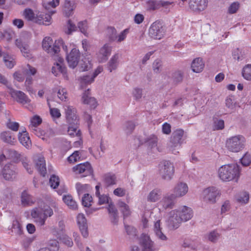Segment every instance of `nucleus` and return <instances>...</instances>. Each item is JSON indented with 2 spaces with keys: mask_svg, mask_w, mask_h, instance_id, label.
<instances>
[{
  "mask_svg": "<svg viewBox=\"0 0 251 251\" xmlns=\"http://www.w3.org/2000/svg\"><path fill=\"white\" fill-rule=\"evenodd\" d=\"M165 32V27L159 21H156L150 27L149 34L151 38L159 40L163 38Z\"/></svg>",
  "mask_w": 251,
  "mask_h": 251,
  "instance_id": "6",
  "label": "nucleus"
},
{
  "mask_svg": "<svg viewBox=\"0 0 251 251\" xmlns=\"http://www.w3.org/2000/svg\"><path fill=\"white\" fill-rule=\"evenodd\" d=\"M104 182L106 186L114 185L116 183V177L114 175L106 174L103 176Z\"/></svg>",
  "mask_w": 251,
  "mask_h": 251,
  "instance_id": "37",
  "label": "nucleus"
},
{
  "mask_svg": "<svg viewBox=\"0 0 251 251\" xmlns=\"http://www.w3.org/2000/svg\"><path fill=\"white\" fill-rule=\"evenodd\" d=\"M182 222V221L176 210H172L170 212L168 221V226L170 228L176 229L179 226Z\"/></svg>",
  "mask_w": 251,
  "mask_h": 251,
  "instance_id": "13",
  "label": "nucleus"
},
{
  "mask_svg": "<svg viewBox=\"0 0 251 251\" xmlns=\"http://www.w3.org/2000/svg\"><path fill=\"white\" fill-rule=\"evenodd\" d=\"M62 59L59 60V62L54 63L51 69L52 73L55 76H58L60 73H61L63 76L68 79V76L66 73V68L62 65Z\"/></svg>",
  "mask_w": 251,
  "mask_h": 251,
  "instance_id": "21",
  "label": "nucleus"
},
{
  "mask_svg": "<svg viewBox=\"0 0 251 251\" xmlns=\"http://www.w3.org/2000/svg\"><path fill=\"white\" fill-rule=\"evenodd\" d=\"M50 184L51 188H56L59 184V178L58 176L54 175H52L50 179Z\"/></svg>",
  "mask_w": 251,
  "mask_h": 251,
  "instance_id": "55",
  "label": "nucleus"
},
{
  "mask_svg": "<svg viewBox=\"0 0 251 251\" xmlns=\"http://www.w3.org/2000/svg\"><path fill=\"white\" fill-rule=\"evenodd\" d=\"M42 121V119L40 118V116L38 115L34 116L30 119V122L31 125V128H32L33 130L36 131V129H35V128L40 124H41Z\"/></svg>",
  "mask_w": 251,
  "mask_h": 251,
  "instance_id": "48",
  "label": "nucleus"
},
{
  "mask_svg": "<svg viewBox=\"0 0 251 251\" xmlns=\"http://www.w3.org/2000/svg\"><path fill=\"white\" fill-rule=\"evenodd\" d=\"M238 202L241 204H246L249 200V195L246 192L240 193L236 197Z\"/></svg>",
  "mask_w": 251,
  "mask_h": 251,
  "instance_id": "40",
  "label": "nucleus"
},
{
  "mask_svg": "<svg viewBox=\"0 0 251 251\" xmlns=\"http://www.w3.org/2000/svg\"><path fill=\"white\" fill-rule=\"evenodd\" d=\"M154 231L156 236L160 240H166L167 237L162 233L160 227V221L157 220L154 225Z\"/></svg>",
  "mask_w": 251,
  "mask_h": 251,
  "instance_id": "34",
  "label": "nucleus"
},
{
  "mask_svg": "<svg viewBox=\"0 0 251 251\" xmlns=\"http://www.w3.org/2000/svg\"><path fill=\"white\" fill-rule=\"evenodd\" d=\"M70 126L68 127V133L71 136H79L80 134V130L77 128V125L70 124Z\"/></svg>",
  "mask_w": 251,
  "mask_h": 251,
  "instance_id": "47",
  "label": "nucleus"
},
{
  "mask_svg": "<svg viewBox=\"0 0 251 251\" xmlns=\"http://www.w3.org/2000/svg\"><path fill=\"white\" fill-rule=\"evenodd\" d=\"M82 100L83 103L89 105L92 108H95L97 106L96 99L94 97H91L89 89L84 92Z\"/></svg>",
  "mask_w": 251,
  "mask_h": 251,
  "instance_id": "23",
  "label": "nucleus"
},
{
  "mask_svg": "<svg viewBox=\"0 0 251 251\" xmlns=\"http://www.w3.org/2000/svg\"><path fill=\"white\" fill-rule=\"evenodd\" d=\"M23 15L27 21L34 23L36 16L32 9L29 8L25 9L23 12Z\"/></svg>",
  "mask_w": 251,
  "mask_h": 251,
  "instance_id": "39",
  "label": "nucleus"
},
{
  "mask_svg": "<svg viewBox=\"0 0 251 251\" xmlns=\"http://www.w3.org/2000/svg\"><path fill=\"white\" fill-rule=\"evenodd\" d=\"M204 64L201 58H196L193 60L191 64L192 71L196 73H199L203 70Z\"/></svg>",
  "mask_w": 251,
  "mask_h": 251,
  "instance_id": "26",
  "label": "nucleus"
},
{
  "mask_svg": "<svg viewBox=\"0 0 251 251\" xmlns=\"http://www.w3.org/2000/svg\"><path fill=\"white\" fill-rule=\"evenodd\" d=\"M20 161H22L23 166L26 170L27 172L29 174H32V171L31 169L30 165L28 163L29 161H28L27 158L23 155V156L21 158Z\"/></svg>",
  "mask_w": 251,
  "mask_h": 251,
  "instance_id": "60",
  "label": "nucleus"
},
{
  "mask_svg": "<svg viewBox=\"0 0 251 251\" xmlns=\"http://www.w3.org/2000/svg\"><path fill=\"white\" fill-rule=\"evenodd\" d=\"M22 203L25 206L28 205L33 203L31 196L26 190L24 191L21 194Z\"/></svg>",
  "mask_w": 251,
  "mask_h": 251,
  "instance_id": "36",
  "label": "nucleus"
},
{
  "mask_svg": "<svg viewBox=\"0 0 251 251\" xmlns=\"http://www.w3.org/2000/svg\"><path fill=\"white\" fill-rule=\"evenodd\" d=\"M107 36L110 42L115 41L118 37L117 31L113 27H110L107 30Z\"/></svg>",
  "mask_w": 251,
  "mask_h": 251,
  "instance_id": "41",
  "label": "nucleus"
},
{
  "mask_svg": "<svg viewBox=\"0 0 251 251\" xmlns=\"http://www.w3.org/2000/svg\"><path fill=\"white\" fill-rule=\"evenodd\" d=\"M140 243L142 247L143 251H152L153 243L151 240L150 237L146 234H142Z\"/></svg>",
  "mask_w": 251,
  "mask_h": 251,
  "instance_id": "25",
  "label": "nucleus"
},
{
  "mask_svg": "<svg viewBox=\"0 0 251 251\" xmlns=\"http://www.w3.org/2000/svg\"><path fill=\"white\" fill-rule=\"evenodd\" d=\"M8 93L11 96L15 99L17 102L23 105L28 103L30 102V100L22 91H17L12 88H9Z\"/></svg>",
  "mask_w": 251,
  "mask_h": 251,
  "instance_id": "8",
  "label": "nucleus"
},
{
  "mask_svg": "<svg viewBox=\"0 0 251 251\" xmlns=\"http://www.w3.org/2000/svg\"><path fill=\"white\" fill-rule=\"evenodd\" d=\"M20 50L23 55L26 57H30L29 46L27 44H21V46H17Z\"/></svg>",
  "mask_w": 251,
  "mask_h": 251,
  "instance_id": "51",
  "label": "nucleus"
},
{
  "mask_svg": "<svg viewBox=\"0 0 251 251\" xmlns=\"http://www.w3.org/2000/svg\"><path fill=\"white\" fill-rule=\"evenodd\" d=\"M0 138L4 142L13 145L16 141L15 138L10 131H4L1 133Z\"/></svg>",
  "mask_w": 251,
  "mask_h": 251,
  "instance_id": "33",
  "label": "nucleus"
},
{
  "mask_svg": "<svg viewBox=\"0 0 251 251\" xmlns=\"http://www.w3.org/2000/svg\"><path fill=\"white\" fill-rule=\"evenodd\" d=\"M80 59V52L78 50L74 48L67 55L66 59L70 68H75L78 64Z\"/></svg>",
  "mask_w": 251,
  "mask_h": 251,
  "instance_id": "14",
  "label": "nucleus"
},
{
  "mask_svg": "<svg viewBox=\"0 0 251 251\" xmlns=\"http://www.w3.org/2000/svg\"><path fill=\"white\" fill-rule=\"evenodd\" d=\"M80 158V152L79 151H75L72 154L68 157V160L70 163L75 162L79 161Z\"/></svg>",
  "mask_w": 251,
  "mask_h": 251,
  "instance_id": "61",
  "label": "nucleus"
},
{
  "mask_svg": "<svg viewBox=\"0 0 251 251\" xmlns=\"http://www.w3.org/2000/svg\"><path fill=\"white\" fill-rule=\"evenodd\" d=\"M48 105L50 107V114L52 118H59L61 116V113L60 110L56 108H51L49 103Z\"/></svg>",
  "mask_w": 251,
  "mask_h": 251,
  "instance_id": "63",
  "label": "nucleus"
},
{
  "mask_svg": "<svg viewBox=\"0 0 251 251\" xmlns=\"http://www.w3.org/2000/svg\"><path fill=\"white\" fill-rule=\"evenodd\" d=\"M53 44V41L50 37H45L42 42V47L43 49L51 54H54L57 53L60 51V48Z\"/></svg>",
  "mask_w": 251,
  "mask_h": 251,
  "instance_id": "9",
  "label": "nucleus"
},
{
  "mask_svg": "<svg viewBox=\"0 0 251 251\" xmlns=\"http://www.w3.org/2000/svg\"><path fill=\"white\" fill-rule=\"evenodd\" d=\"M32 37V34L30 32L24 31L21 34L19 39L16 40V46H21V44H27Z\"/></svg>",
  "mask_w": 251,
  "mask_h": 251,
  "instance_id": "31",
  "label": "nucleus"
},
{
  "mask_svg": "<svg viewBox=\"0 0 251 251\" xmlns=\"http://www.w3.org/2000/svg\"><path fill=\"white\" fill-rule=\"evenodd\" d=\"M63 200L70 208L75 209L77 208L76 203L71 195L64 196Z\"/></svg>",
  "mask_w": 251,
  "mask_h": 251,
  "instance_id": "38",
  "label": "nucleus"
},
{
  "mask_svg": "<svg viewBox=\"0 0 251 251\" xmlns=\"http://www.w3.org/2000/svg\"><path fill=\"white\" fill-rule=\"evenodd\" d=\"M111 47L108 44H105L100 49L98 55V59L100 62H105L110 55L111 52Z\"/></svg>",
  "mask_w": 251,
  "mask_h": 251,
  "instance_id": "20",
  "label": "nucleus"
},
{
  "mask_svg": "<svg viewBox=\"0 0 251 251\" xmlns=\"http://www.w3.org/2000/svg\"><path fill=\"white\" fill-rule=\"evenodd\" d=\"M159 175L164 180H170L174 174L173 164L169 161H164L159 165Z\"/></svg>",
  "mask_w": 251,
  "mask_h": 251,
  "instance_id": "5",
  "label": "nucleus"
},
{
  "mask_svg": "<svg viewBox=\"0 0 251 251\" xmlns=\"http://www.w3.org/2000/svg\"><path fill=\"white\" fill-rule=\"evenodd\" d=\"M188 188L185 183L180 182L177 183L174 188L173 195L176 198L182 197L188 192Z\"/></svg>",
  "mask_w": 251,
  "mask_h": 251,
  "instance_id": "22",
  "label": "nucleus"
},
{
  "mask_svg": "<svg viewBox=\"0 0 251 251\" xmlns=\"http://www.w3.org/2000/svg\"><path fill=\"white\" fill-rule=\"evenodd\" d=\"M241 164L244 166H248L251 163V155L248 152L246 153L241 159Z\"/></svg>",
  "mask_w": 251,
  "mask_h": 251,
  "instance_id": "59",
  "label": "nucleus"
},
{
  "mask_svg": "<svg viewBox=\"0 0 251 251\" xmlns=\"http://www.w3.org/2000/svg\"><path fill=\"white\" fill-rule=\"evenodd\" d=\"M135 127V124L133 122H127L124 127V130L127 134H131L134 130Z\"/></svg>",
  "mask_w": 251,
  "mask_h": 251,
  "instance_id": "52",
  "label": "nucleus"
},
{
  "mask_svg": "<svg viewBox=\"0 0 251 251\" xmlns=\"http://www.w3.org/2000/svg\"><path fill=\"white\" fill-rule=\"evenodd\" d=\"M160 196V190L158 189H154L149 193L147 200L149 201L155 202L159 199Z\"/></svg>",
  "mask_w": 251,
  "mask_h": 251,
  "instance_id": "35",
  "label": "nucleus"
},
{
  "mask_svg": "<svg viewBox=\"0 0 251 251\" xmlns=\"http://www.w3.org/2000/svg\"><path fill=\"white\" fill-rule=\"evenodd\" d=\"M172 2L169 1L150 0L148 2V7L150 10H155L160 9L161 7L168 8Z\"/></svg>",
  "mask_w": 251,
  "mask_h": 251,
  "instance_id": "18",
  "label": "nucleus"
},
{
  "mask_svg": "<svg viewBox=\"0 0 251 251\" xmlns=\"http://www.w3.org/2000/svg\"><path fill=\"white\" fill-rule=\"evenodd\" d=\"M80 71H85L89 70L92 67L90 61L86 58L81 60L80 63Z\"/></svg>",
  "mask_w": 251,
  "mask_h": 251,
  "instance_id": "50",
  "label": "nucleus"
},
{
  "mask_svg": "<svg viewBox=\"0 0 251 251\" xmlns=\"http://www.w3.org/2000/svg\"><path fill=\"white\" fill-rule=\"evenodd\" d=\"M240 175V166L237 164L222 166L218 170V176L223 181H237Z\"/></svg>",
  "mask_w": 251,
  "mask_h": 251,
  "instance_id": "1",
  "label": "nucleus"
},
{
  "mask_svg": "<svg viewBox=\"0 0 251 251\" xmlns=\"http://www.w3.org/2000/svg\"><path fill=\"white\" fill-rule=\"evenodd\" d=\"M53 214L52 209L48 205L44 206L43 208H35L31 212V216L39 226H44L47 218L51 217Z\"/></svg>",
  "mask_w": 251,
  "mask_h": 251,
  "instance_id": "2",
  "label": "nucleus"
},
{
  "mask_svg": "<svg viewBox=\"0 0 251 251\" xmlns=\"http://www.w3.org/2000/svg\"><path fill=\"white\" fill-rule=\"evenodd\" d=\"M77 26L74 24L71 20H69L67 22L66 25V28L65 30L66 34L70 35L73 32L76 30Z\"/></svg>",
  "mask_w": 251,
  "mask_h": 251,
  "instance_id": "46",
  "label": "nucleus"
},
{
  "mask_svg": "<svg viewBox=\"0 0 251 251\" xmlns=\"http://www.w3.org/2000/svg\"><path fill=\"white\" fill-rule=\"evenodd\" d=\"M219 196V191L214 187L206 188L202 192L203 200L206 203L211 204L215 203L217 198Z\"/></svg>",
  "mask_w": 251,
  "mask_h": 251,
  "instance_id": "7",
  "label": "nucleus"
},
{
  "mask_svg": "<svg viewBox=\"0 0 251 251\" xmlns=\"http://www.w3.org/2000/svg\"><path fill=\"white\" fill-rule=\"evenodd\" d=\"M117 205L120 211L123 213L124 218L129 216L131 212L128 205L122 201H118Z\"/></svg>",
  "mask_w": 251,
  "mask_h": 251,
  "instance_id": "32",
  "label": "nucleus"
},
{
  "mask_svg": "<svg viewBox=\"0 0 251 251\" xmlns=\"http://www.w3.org/2000/svg\"><path fill=\"white\" fill-rule=\"evenodd\" d=\"M92 202V198L88 194H85L82 198V204L85 207H90Z\"/></svg>",
  "mask_w": 251,
  "mask_h": 251,
  "instance_id": "53",
  "label": "nucleus"
},
{
  "mask_svg": "<svg viewBox=\"0 0 251 251\" xmlns=\"http://www.w3.org/2000/svg\"><path fill=\"white\" fill-rule=\"evenodd\" d=\"M74 10L73 5L70 0H65L64 4V11L67 16H70Z\"/></svg>",
  "mask_w": 251,
  "mask_h": 251,
  "instance_id": "49",
  "label": "nucleus"
},
{
  "mask_svg": "<svg viewBox=\"0 0 251 251\" xmlns=\"http://www.w3.org/2000/svg\"><path fill=\"white\" fill-rule=\"evenodd\" d=\"M176 210L182 222H186L190 220L193 215L192 209L186 206H183Z\"/></svg>",
  "mask_w": 251,
  "mask_h": 251,
  "instance_id": "17",
  "label": "nucleus"
},
{
  "mask_svg": "<svg viewBox=\"0 0 251 251\" xmlns=\"http://www.w3.org/2000/svg\"><path fill=\"white\" fill-rule=\"evenodd\" d=\"M77 224L82 235L84 238L88 236L87 220L83 214H79L77 217Z\"/></svg>",
  "mask_w": 251,
  "mask_h": 251,
  "instance_id": "16",
  "label": "nucleus"
},
{
  "mask_svg": "<svg viewBox=\"0 0 251 251\" xmlns=\"http://www.w3.org/2000/svg\"><path fill=\"white\" fill-rule=\"evenodd\" d=\"M18 138L20 142L26 148H28L31 146V141L26 131L19 132Z\"/></svg>",
  "mask_w": 251,
  "mask_h": 251,
  "instance_id": "30",
  "label": "nucleus"
},
{
  "mask_svg": "<svg viewBox=\"0 0 251 251\" xmlns=\"http://www.w3.org/2000/svg\"><path fill=\"white\" fill-rule=\"evenodd\" d=\"M184 131L181 129L175 130L171 137L168 148L170 151L175 154L179 153V149L182 143Z\"/></svg>",
  "mask_w": 251,
  "mask_h": 251,
  "instance_id": "4",
  "label": "nucleus"
},
{
  "mask_svg": "<svg viewBox=\"0 0 251 251\" xmlns=\"http://www.w3.org/2000/svg\"><path fill=\"white\" fill-rule=\"evenodd\" d=\"M207 0H190L189 6L193 11L200 12L207 7Z\"/></svg>",
  "mask_w": 251,
  "mask_h": 251,
  "instance_id": "15",
  "label": "nucleus"
},
{
  "mask_svg": "<svg viewBox=\"0 0 251 251\" xmlns=\"http://www.w3.org/2000/svg\"><path fill=\"white\" fill-rule=\"evenodd\" d=\"M183 74L180 71H175L172 75L173 83L176 84L181 82L183 80Z\"/></svg>",
  "mask_w": 251,
  "mask_h": 251,
  "instance_id": "42",
  "label": "nucleus"
},
{
  "mask_svg": "<svg viewBox=\"0 0 251 251\" xmlns=\"http://www.w3.org/2000/svg\"><path fill=\"white\" fill-rule=\"evenodd\" d=\"M157 137L154 135H151L150 137L146 138L144 143L147 144V145L151 148L157 146Z\"/></svg>",
  "mask_w": 251,
  "mask_h": 251,
  "instance_id": "45",
  "label": "nucleus"
},
{
  "mask_svg": "<svg viewBox=\"0 0 251 251\" xmlns=\"http://www.w3.org/2000/svg\"><path fill=\"white\" fill-rule=\"evenodd\" d=\"M34 162L35 166L39 172L42 176H45L46 174L47 170L44 157L41 155L37 156L34 158Z\"/></svg>",
  "mask_w": 251,
  "mask_h": 251,
  "instance_id": "19",
  "label": "nucleus"
},
{
  "mask_svg": "<svg viewBox=\"0 0 251 251\" xmlns=\"http://www.w3.org/2000/svg\"><path fill=\"white\" fill-rule=\"evenodd\" d=\"M162 62L160 59L155 60L152 64L153 70L155 73H159L161 70Z\"/></svg>",
  "mask_w": 251,
  "mask_h": 251,
  "instance_id": "58",
  "label": "nucleus"
},
{
  "mask_svg": "<svg viewBox=\"0 0 251 251\" xmlns=\"http://www.w3.org/2000/svg\"><path fill=\"white\" fill-rule=\"evenodd\" d=\"M2 174L6 180H11L14 179L16 176V166L11 163L6 164L2 169Z\"/></svg>",
  "mask_w": 251,
  "mask_h": 251,
  "instance_id": "10",
  "label": "nucleus"
},
{
  "mask_svg": "<svg viewBox=\"0 0 251 251\" xmlns=\"http://www.w3.org/2000/svg\"><path fill=\"white\" fill-rule=\"evenodd\" d=\"M246 140L241 135H238L228 138L226 141L227 149L232 152H238L245 147Z\"/></svg>",
  "mask_w": 251,
  "mask_h": 251,
  "instance_id": "3",
  "label": "nucleus"
},
{
  "mask_svg": "<svg viewBox=\"0 0 251 251\" xmlns=\"http://www.w3.org/2000/svg\"><path fill=\"white\" fill-rule=\"evenodd\" d=\"M3 61L5 65L9 68H12L15 64V60L9 56H4Z\"/></svg>",
  "mask_w": 251,
  "mask_h": 251,
  "instance_id": "62",
  "label": "nucleus"
},
{
  "mask_svg": "<svg viewBox=\"0 0 251 251\" xmlns=\"http://www.w3.org/2000/svg\"><path fill=\"white\" fill-rule=\"evenodd\" d=\"M75 186L78 195H80L86 192L87 188L89 187L88 184H82L79 182L77 183Z\"/></svg>",
  "mask_w": 251,
  "mask_h": 251,
  "instance_id": "57",
  "label": "nucleus"
},
{
  "mask_svg": "<svg viewBox=\"0 0 251 251\" xmlns=\"http://www.w3.org/2000/svg\"><path fill=\"white\" fill-rule=\"evenodd\" d=\"M94 77L91 74L80 76L79 77L78 80H79L81 85H82L91 83L94 81Z\"/></svg>",
  "mask_w": 251,
  "mask_h": 251,
  "instance_id": "43",
  "label": "nucleus"
},
{
  "mask_svg": "<svg viewBox=\"0 0 251 251\" xmlns=\"http://www.w3.org/2000/svg\"><path fill=\"white\" fill-rule=\"evenodd\" d=\"M219 236V234L215 231L210 232L207 236L208 240L214 243L217 241Z\"/></svg>",
  "mask_w": 251,
  "mask_h": 251,
  "instance_id": "64",
  "label": "nucleus"
},
{
  "mask_svg": "<svg viewBox=\"0 0 251 251\" xmlns=\"http://www.w3.org/2000/svg\"><path fill=\"white\" fill-rule=\"evenodd\" d=\"M108 211L110 215L111 222L114 224H117L118 222V212L115 206L110 203L109 204Z\"/></svg>",
  "mask_w": 251,
  "mask_h": 251,
  "instance_id": "29",
  "label": "nucleus"
},
{
  "mask_svg": "<svg viewBox=\"0 0 251 251\" xmlns=\"http://www.w3.org/2000/svg\"><path fill=\"white\" fill-rule=\"evenodd\" d=\"M5 153L7 157L11 159L14 163L19 162L21 160V158L23 155L17 151L11 149H7Z\"/></svg>",
  "mask_w": 251,
  "mask_h": 251,
  "instance_id": "27",
  "label": "nucleus"
},
{
  "mask_svg": "<svg viewBox=\"0 0 251 251\" xmlns=\"http://www.w3.org/2000/svg\"><path fill=\"white\" fill-rule=\"evenodd\" d=\"M78 28L80 31L84 34L85 36H88V33L87 32L88 25L86 21L80 22L78 23Z\"/></svg>",
  "mask_w": 251,
  "mask_h": 251,
  "instance_id": "56",
  "label": "nucleus"
},
{
  "mask_svg": "<svg viewBox=\"0 0 251 251\" xmlns=\"http://www.w3.org/2000/svg\"><path fill=\"white\" fill-rule=\"evenodd\" d=\"M119 57L120 54L116 53L110 58L107 64V68L110 72H112V71L117 68L119 65Z\"/></svg>",
  "mask_w": 251,
  "mask_h": 251,
  "instance_id": "28",
  "label": "nucleus"
},
{
  "mask_svg": "<svg viewBox=\"0 0 251 251\" xmlns=\"http://www.w3.org/2000/svg\"><path fill=\"white\" fill-rule=\"evenodd\" d=\"M176 199L175 195L173 194L167 195L160 201V204L165 209H171L175 205Z\"/></svg>",
  "mask_w": 251,
  "mask_h": 251,
  "instance_id": "24",
  "label": "nucleus"
},
{
  "mask_svg": "<svg viewBox=\"0 0 251 251\" xmlns=\"http://www.w3.org/2000/svg\"><path fill=\"white\" fill-rule=\"evenodd\" d=\"M66 117L69 124L78 125L79 119L76 115L75 108L72 106L67 105L65 108Z\"/></svg>",
  "mask_w": 251,
  "mask_h": 251,
  "instance_id": "12",
  "label": "nucleus"
},
{
  "mask_svg": "<svg viewBox=\"0 0 251 251\" xmlns=\"http://www.w3.org/2000/svg\"><path fill=\"white\" fill-rule=\"evenodd\" d=\"M73 170L76 174H83L82 177L92 175L93 172L91 164L88 162L79 164L74 167Z\"/></svg>",
  "mask_w": 251,
  "mask_h": 251,
  "instance_id": "11",
  "label": "nucleus"
},
{
  "mask_svg": "<svg viewBox=\"0 0 251 251\" xmlns=\"http://www.w3.org/2000/svg\"><path fill=\"white\" fill-rule=\"evenodd\" d=\"M242 75L245 79L251 80V64H248L243 68Z\"/></svg>",
  "mask_w": 251,
  "mask_h": 251,
  "instance_id": "44",
  "label": "nucleus"
},
{
  "mask_svg": "<svg viewBox=\"0 0 251 251\" xmlns=\"http://www.w3.org/2000/svg\"><path fill=\"white\" fill-rule=\"evenodd\" d=\"M214 128L215 130H221L224 128V121L221 119L215 118L214 120Z\"/></svg>",
  "mask_w": 251,
  "mask_h": 251,
  "instance_id": "54",
  "label": "nucleus"
}]
</instances>
